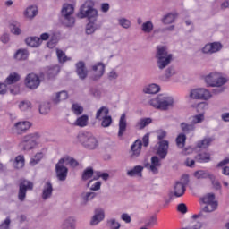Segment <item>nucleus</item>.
Instances as JSON below:
<instances>
[{"instance_id":"4","label":"nucleus","mask_w":229,"mask_h":229,"mask_svg":"<svg viewBox=\"0 0 229 229\" xmlns=\"http://www.w3.org/2000/svg\"><path fill=\"white\" fill-rule=\"evenodd\" d=\"M156 58L158 69L164 71L173 61V54L167 53V47L158 46L157 47Z\"/></svg>"},{"instance_id":"30","label":"nucleus","mask_w":229,"mask_h":229,"mask_svg":"<svg viewBox=\"0 0 229 229\" xmlns=\"http://www.w3.org/2000/svg\"><path fill=\"white\" fill-rule=\"evenodd\" d=\"M25 43L30 47H38L42 44V40L38 37H29L25 39Z\"/></svg>"},{"instance_id":"26","label":"nucleus","mask_w":229,"mask_h":229,"mask_svg":"<svg viewBox=\"0 0 229 229\" xmlns=\"http://www.w3.org/2000/svg\"><path fill=\"white\" fill-rule=\"evenodd\" d=\"M162 165V163H160V158L157 156H153L151 157V165L148 166L149 170L153 172L154 174H158V167Z\"/></svg>"},{"instance_id":"2","label":"nucleus","mask_w":229,"mask_h":229,"mask_svg":"<svg viewBox=\"0 0 229 229\" xmlns=\"http://www.w3.org/2000/svg\"><path fill=\"white\" fill-rule=\"evenodd\" d=\"M202 202L206 205L198 213L192 216V219H205V213L215 212L217 210L219 203L216 200V195L214 193H208L202 198Z\"/></svg>"},{"instance_id":"9","label":"nucleus","mask_w":229,"mask_h":229,"mask_svg":"<svg viewBox=\"0 0 229 229\" xmlns=\"http://www.w3.org/2000/svg\"><path fill=\"white\" fill-rule=\"evenodd\" d=\"M69 160V157H62L55 165V174L59 182H65L67 180V174H69V168L65 166V162Z\"/></svg>"},{"instance_id":"57","label":"nucleus","mask_w":229,"mask_h":229,"mask_svg":"<svg viewBox=\"0 0 229 229\" xmlns=\"http://www.w3.org/2000/svg\"><path fill=\"white\" fill-rule=\"evenodd\" d=\"M56 55L60 64H64V62H67V56L65 55V53L64 51L57 49Z\"/></svg>"},{"instance_id":"52","label":"nucleus","mask_w":229,"mask_h":229,"mask_svg":"<svg viewBox=\"0 0 229 229\" xmlns=\"http://www.w3.org/2000/svg\"><path fill=\"white\" fill-rule=\"evenodd\" d=\"M72 112H73L75 115H81V114H83V106L78 103H74L72 105Z\"/></svg>"},{"instance_id":"55","label":"nucleus","mask_w":229,"mask_h":229,"mask_svg":"<svg viewBox=\"0 0 229 229\" xmlns=\"http://www.w3.org/2000/svg\"><path fill=\"white\" fill-rule=\"evenodd\" d=\"M118 23L122 28H124V30H128L131 27V21L126 18H121L118 20Z\"/></svg>"},{"instance_id":"39","label":"nucleus","mask_w":229,"mask_h":229,"mask_svg":"<svg viewBox=\"0 0 229 229\" xmlns=\"http://www.w3.org/2000/svg\"><path fill=\"white\" fill-rule=\"evenodd\" d=\"M212 142H214L213 138L206 137L203 140L198 141L197 148L206 149V148H208V146H210V144H212Z\"/></svg>"},{"instance_id":"62","label":"nucleus","mask_w":229,"mask_h":229,"mask_svg":"<svg viewBox=\"0 0 229 229\" xmlns=\"http://www.w3.org/2000/svg\"><path fill=\"white\" fill-rule=\"evenodd\" d=\"M90 94L94 96V98H101V90L96 88L90 89Z\"/></svg>"},{"instance_id":"18","label":"nucleus","mask_w":229,"mask_h":229,"mask_svg":"<svg viewBox=\"0 0 229 229\" xmlns=\"http://www.w3.org/2000/svg\"><path fill=\"white\" fill-rule=\"evenodd\" d=\"M98 197V193L94 191H84L81 193V207H87L90 201Z\"/></svg>"},{"instance_id":"25","label":"nucleus","mask_w":229,"mask_h":229,"mask_svg":"<svg viewBox=\"0 0 229 229\" xmlns=\"http://www.w3.org/2000/svg\"><path fill=\"white\" fill-rule=\"evenodd\" d=\"M175 74H177L176 69L174 66H170L165 71V74L160 77V80L161 81H169Z\"/></svg>"},{"instance_id":"15","label":"nucleus","mask_w":229,"mask_h":229,"mask_svg":"<svg viewBox=\"0 0 229 229\" xmlns=\"http://www.w3.org/2000/svg\"><path fill=\"white\" fill-rule=\"evenodd\" d=\"M182 180H184V182H177L174 186V196L176 198H181L183 194H185V185L189 183V176L183 175Z\"/></svg>"},{"instance_id":"50","label":"nucleus","mask_w":229,"mask_h":229,"mask_svg":"<svg viewBox=\"0 0 229 229\" xmlns=\"http://www.w3.org/2000/svg\"><path fill=\"white\" fill-rule=\"evenodd\" d=\"M203 121H205V114H199L191 117V123L194 126H196V124H201Z\"/></svg>"},{"instance_id":"51","label":"nucleus","mask_w":229,"mask_h":229,"mask_svg":"<svg viewBox=\"0 0 229 229\" xmlns=\"http://www.w3.org/2000/svg\"><path fill=\"white\" fill-rule=\"evenodd\" d=\"M51 110V105L49 103H43L39 106V113L41 115H47V113Z\"/></svg>"},{"instance_id":"45","label":"nucleus","mask_w":229,"mask_h":229,"mask_svg":"<svg viewBox=\"0 0 229 229\" xmlns=\"http://www.w3.org/2000/svg\"><path fill=\"white\" fill-rule=\"evenodd\" d=\"M109 113H110V110H108V107L102 106L97 111L96 119H98V121H101V117L103 116L105 117L108 115Z\"/></svg>"},{"instance_id":"17","label":"nucleus","mask_w":229,"mask_h":229,"mask_svg":"<svg viewBox=\"0 0 229 229\" xmlns=\"http://www.w3.org/2000/svg\"><path fill=\"white\" fill-rule=\"evenodd\" d=\"M75 68L76 74L80 80H87V77L89 76V70H87V67L85 66V62L79 61L76 63Z\"/></svg>"},{"instance_id":"56","label":"nucleus","mask_w":229,"mask_h":229,"mask_svg":"<svg viewBox=\"0 0 229 229\" xmlns=\"http://www.w3.org/2000/svg\"><path fill=\"white\" fill-rule=\"evenodd\" d=\"M112 124V116H103L102 118V123H101V126L103 128H108V126H110Z\"/></svg>"},{"instance_id":"21","label":"nucleus","mask_w":229,"mask_h":229,"mask_svg":"<svg viewBox=\"0 0 229 229\" xmlns=\"http://www.w3.org/2000/svg\"><path fill=\"white\" fill-rule=\"evenodd\" d=\"M61 229H76V217L68 216L61 224Z\"/></svg>"},{"instance_id":"58","label":"nucleus","mask_w":229,"mask_h":229,"mask_svg":"<svg viewBox=\"0 0 229 229\" xmlns=\"http://www.w3.org/2000/svg\"><path fill=\"white\" fill-rule=\"evenodd\" d=\"M44 157V154L42 153H37L33 158L30 159V164L32 165H37L40 160H42V157Z\"/></svg>"},{"instance_id":"61","label":"nucleus","mask_w":229,"mask_h":229,"mask_svg":"<svg viewBox=\"0 0 229 229\" xmlns=\"http://www.w3.org/2000/svg\"><path fill=\"white\" fill-rule=\"evenodd\" d=\"M178 212H181V214H187V205L184 203H181L177 206Z\"/></svg>"},{"instance_id":"16","label":"nucleus","mask_w":229,"mask_h":229,"mask_svg":"<svg viewBox=\"0 0 229 229\" xmlns=\"http://www.w3.org/2000/svg\"><path fill=\"white\" fill-rule=\"evenodd\" d=\"M96 74L92 75L90 78L93 81H98V80H101L103 74H105V64L103 63H97L91 67Z\"/></svg>"},{"instance_id":"14","label":"nucleus","mask_w":229,"mask_h":229,"mask_svg":"<svg viewBox=\"0 0 229 229\" xmlns=\"http://www.w3.org/2000/svg\"><path fill=\"white\" fill-rule=\"evenodd\" d=\"M223 49V45L220 42H213L208 43L202 48V52L205 55H214V53H217Z\"/></svg>"},{"instance_id":"11","label":"nucleus","mask_w":229,"mask_h":229,"mask_svg":"<svg viewBox=\"0 0 229 229\" xmlns=\"http://www.w3.org/2000/svg\"><path fill=\"white\" fill-rule=\"evenodd\" d=\"M33 189V182L31 181L23 179L19 183L18 199L19 201H26V194L28 191Z\"/></svg>"},{"instance_id":"37","label":"nucleus","mask_w":229,"mask_h":229,"mask_svg":"<svg viewBox=\"0 0 229 229\" xmlns=\"http://www.w3.org/2000/svg\"><path fill=\"white\" fill-rule=\"evenodd\" d=\"M19 80H21V75H19L17 72H12L5 79V84L6 85H13V83H17V81H19Z\"/></svg>"},{"instance_id":"22","label":"nucleus","mask_w":229,"mask_h":229,"mask_svg":"<svg viewBox=\"0 0 229 229\" xmlns=\"http://www.w3.org/2000/svg\"><path fill=\"white\" fill-rule=\"evenodd\" d=\"M42 199H49L53 196V184L51 182H47L43 187Z\"/></svg>"},{"instance_id":"20","label":"nucleus","mask_w":229,"mask_h":229,"mask_svg":"<svg viewBox=\"0 0 229 229\" xmlns=\"http://www.w3.org/2000/svg\"><path fill=\"white\" fill-rule=\"evenodd\" d=\"M29 128H31V123L28 121L18 122L14 125V131L18 135H22V133L28 131Z\"/></svg>"},{"instance_id":"32","label":"nucleus","mask_w":229,"mask_h":229,"mask_svg":"<svg viewBox=\"0 0 229 229\" xmlns=\"http://www.w3.org/2000/svg\"><path fill=\"white\" fill-rule=\"evenodd\" d=\"M37 13H38V8H37L35 5L29 6L24 12V15L25 17H28V19H33L37 17Z\"/></svg>"},{"instance_id":"53","label":"nucleus","mask_w":229,"mask_h":229,"mask_svg":"<svg viewBox=\"0 0 229 229\" xmlns=\"http://www.w3.org/2000/svg\"><path fill=\"white\" fill-rule=\"evenodd\" d=\"M106 226L110 229H119L121 228V224L115 218H112L107 220Z\"/></svg>"},{"instance_id":"60","label":"nucleus","mask_w":229,"mask_h":229,"mask_svg":"<svg viewBox=\"0 0 229 229\" xmlns=\"http://www.w3.org/2000/svg\"><path fill=\"white\" fill-rule=\"evenodd\" d=\"M0 42H2L3 44H8L10 42V34L8 33H4L1 37H0Z\"/></svg>"},{"instance_id":"28","label":"nucleus","mask_w":229,"mask_h":229,"mask_svg":"<svg viewBox=\"0 0 229 229\" xmlns=\"http://www.w3.org/2000/svg\"><path fill=\"white\" fill-rule=\"evenodd\" d=\"M28 56H30V52L27 49H18L13 55L14 60L18 62L28 60Z\"/></svg>"},{"instance_id":"23","label":"nucleus","mask_w":229,"mask_h":229,"mask_svg":"<svg viewBox=\"0 0 229 229\" xmlns=\"http://www.w3.org/2000/svg\"><path fill=\"white\" fill-rule=\"evenodd\" d=\"M142 171H144V166L136 165L132 169L127 171V176H130V178H133L135 176L142 178Z\"/></svg>"},{"instance_id":"63","label":"nucleus","mask_w":229,"mask_h":229,"mask_svg":"<svg viewBox=\"0 0 229 229\" xmlns=\"http://www.w3.org/2000/svg\"><path fill=\"white\" fill-rule=\"evenodd\" d=\"M122 221H124L125 223H131V216L128 215V213H123L121 216Z\"/></svg>"},{"instance_id":"10","label":"nucleus","mask_w":229,"mask_h":229,"mask_svg":"<svg viewBox=\"0 0 229 229\" xmlns=\"http://www.w3.org/2000/svg\"><path fill=\"white\" fill-rule=\"evenodd\" d=\"M39 137L40 135H38V133L25 136L21 143L23 151H30V149H33L37 146V140Z\"/></svg>"},{"instance_id":"42","label":"nucleus","mask_w":229,"mask_h":229,"mask_svg":"<svg viewBox=\"0 0 229 229\" xmlns=\"http://www.w3.org/2000/svg\"><path fill=\"white\" fill-rule=\"evenodd\" d=\"M69 98L67 91H61L56 93L55 98H53L54 103H60V101H65Z\"/></svg>"},{"instance_id":"24","label":"nucleus","mask_w":229,"mask_h":229,"mask_svg":"<svg viewBox=\"0 0 229 229\" xmlns=\"http://www.w3.org/2000/svg\"><path fill=\"white\" fill-rule=\"evenodd\" d=\"M180 128L182 131V133H183L184 135H189V133H193V131H196V125H194L192 123H181Z\"/></svg>"},{"instance_id":"47","label":"nucleus","mask_w":229,"mask_h":229,"mask_svg":"<svg viewBox=\"0 0 229 229\" xmlns=\"http://www.w3.org/2000/svg\"><path fill=\"white\" fill-rule=\"evenodd\" d=\"M15 169H22L24 167V156H17L14 161Z\"/></svg>"},{"instance_id":"44","label":"nucleus","mask_w":229,"mask_h":229,"mask_svg":"<svg viewBox=\"0 0 229 229\" xmlns=\"http://www.w3.org/2000/svg\"><path fill=\"white\" fill-rule=\"evenodd\" d=\"M195 108H196L198 114L205 115L206 110L208 109V103L200 102V103L196 105Z\"/></svg>"},{"instance_id":"12","label":"nucleus","mask_w":229,"mask_h":229,"mask_svg":"<svg viewBox=\"0 0 229 229\" xmlns=\"http://www.w3.org/2000/svg\"><path fill=\"white\" fill-rule=\"evenodd\" d=\"M25 85L30 90H35L40 87V78L35 73H29L25 78Z\"/></svg>"},{"instance_id":"64","label":"nucleus","mask_w":229,"mask_h":229,"mask_svg":"<svg viewBox=\"0 0 229 229\" xmlns=\"http://www.w3.org/2000/svg\"><path fill=\"white\" fill-rule=\"evenodd\" d=\"M221 119L224 121V123H229V112L228 113H223L221 114Z\"/></svg>"},{"instance_id":"1","label":"nucleus","mask_w":229,"mask_h":229,"mask_svg":"<svg viewBox=\"0 0 229 229\" xmlns=\"http://www.w3.org/2000/svg\"><path fill=\"white\" fill-rule=\"evenodd\" d=\"M80 19H85L88 17L89 22L86 25L87 35H92L97 30H99V25L92 21H96L98 18V10L94 8V2L88 0L80 8V13H78Z\"/></svg>"},{"instance_id":"48","label":"nucleus","mask_w":229,"mask_h":229,"mask_svg":"<svg viewBox=\"0 0 229 229\" xmlns=\"http://www.w3.org/2000/svg\"><path fill=\"white\" fill-rule=\"evenodd\" d=\"M19 108L21 112H28V110L31 109V102L30 100L21 101L19 104Z\"/></svg>"},{"instance_id":"38","label":"nucleus","mask_w":229,"mask_h":229,"mask_svg":"<svg viewBox=\"0 0 229 229\" xmlns=\"http://www.w3.org/2000/svg\"><path fill=\"white\" fill-rule=\"evenodd\" d=\"M89 124V115H81V117L77 118L74 122L75 126H80V128H85Z\"/></svg>"},{"instance_id":"34","label":"nucleus","mask_w":229,"mask_h":229,"mask_svg":"<svg viewBox=\"0 0 229 229\" xmlns=\"http://www.w3.org/2000/svg\"><path fill=\"white\" fill-rule=\"evenodd\" d=\"M153 123V120L151 118H142L136 123V129L137 130H144L146 126H149Z\"/></svg>"},{"instance_id":"19","label":"nucleus","mask_w":229,"mask_h":229,"mask_svg":"<svg viewBox=\"0 0 229 229\" xmlns=\"http://www.w3.org/2000/svg\"><path fill=\"white\" fill-rule=\"evenodd\" d=\"M169 151V141L167 140H160L159 147L157 148V155L164 160L167 157V153Z\"/></svg>"},{"instance_id":"5","label":"nucleus","mask_w":229,"mask_h":229,"mask_svg":"<svg viewBox=\"0 0 229 229\" xmlns=\"http://www.w3.org/2000/svg\"><path fill=\"white\" fill-rule=\"evenodd\" d=\"M142 143L145 148L149 146V133L145 134L142 140H136L135 142L131 146L130 157L132 160L140 157V151H142Z\"/></svg>"},{"instance_id":"35","label":"nucleus","mask_w":229,"mask_h":229,"mask_svg":"<svg viewBox=\"0 0 229 229\" xmlns=\"http://www.w3.org/2000/svg\"><path fill=\"white\" fill-rule=\"evenodd\" d=\"M195 160L197 162H199L200 164L202 163H207V162H210V153L208 152H201L199 153L196 157H195Z\"/></svg>"},{"instance_id":"27","label":"nucleus","mask_w":229,"mask_h":229,"mask_svg":"<svg viewBox=\"0 0 229 229\" xmlns=\"http://www.w3.org/2000/svg\"><path fill=\"white\" fill-rule=\"evenodd\" d=\"M194 176L197 180H205L207 178L209 180L214 179V174H210V172L207 170H198L194 173Z\"/></svg>"},{"instance_id":"33","label":"nucleus","mask_w":229,"mask_h":229,"mask_svg":"<svg viewBox=\"0 0 229 229\" xmlns=\"http://www.w3.org/2000/svg\"><path fill=\"white\" fill-rule=\"evenodd\" d=\"M58 72H60L59 65H54V66L47 67V71H46V74L49 79L55 78V76H57Z\"/></svg>"},{"instance_id":"49","label":"nucleus","mask_w":229,"mask_h":229,"mask_svg":"<svg viewBox=\"0 0 229 229\" xmlns=\"http://www.w3.org/2000/svg\"><path fill=\"white\" fill-rule=\"evenodd\" d=\"M210 98H212V93H210L207 89L200 88V100L208 101Z\"/></svg>"},{"instance_id":"54","label":"nucleus","mask_w":229,"mask_h":229,"mask_svg":"<svg viewBox=\"0 0 229 229\" xmlns=\"http://www.w3.org/2000/svg\"><path fill=\"white\" fill-rule=\"evenodd\" d=\"M191 99H201V88L191 89L190 92Z\"/></svg>"},{"instance_id":"3","label":"nucleus","mask_w":229,"mask_h":229,"mask_svg":"<svg viewBox=\"0 0 229 229\" xmlns=\"http://www.w3.org/2000/svg\"><path fill=\"white\" fill-rule=\"evenodd\" d=\"M149 105L157 110H169L174 106V99L165 94H159L157 98L149 100Z\"/></svg>"},{"instance_id":"36","label":"nucleus","mask_w":229,"mask_h":229,"mask_svg":"<svg viewBox=\"0 0 229 229\" xmlns=\"http://www.w3.org/2000/svg\"><path fill=\"white\" fill-rule=\"evenodd\" d=\"M10 31L13 35H21L22 30H21V23L18 21H11Z\"/></svg>"},{"instance_id":"41","label":"nucleus","mask_w":229,"mask_h":229,"mask_svg":"<svg viewBox=\"0 0 229 229\" xmlns=\"http://www.w3.org/2000/svg\"><path fill=\"white\" fill-rule=\"evenodd\" d=\"M154 28L155 26L153 25V21H148L142 23L141 31H143V33H151Z\"/></svg>"},{"instance_id":"7","label":"nucleus","mask_w":229,"mask_h":229,"mask_svg":"<svg viewBox=\"0 0 229 229\" xmlns=\"http://www.w3.org/2000/svg\"><path fill=\"white\" fill-rule=\"evenodd\" d=\"M72 13H74V6H72V4H64L61 11V15L63 23L68 28L74 26V22H76V20L72 17Z\"/></svg>"},{"instance_id":"46","label":"nucleus","mask_w":229,"mask_h":229,"mask_svg":"<svg viewBox=\"0 0 229 229\" xmlns=\"http://www.w3.org/2000/svg\"><path fill=\"white\" fill-rule=\"evenodd\" d=\"M92 176H94V169L88 167L83 171L81 178L84 182H87V180H89Z\"/></svg>"},{"instance_id":"8","label":"nucleus","mask_w":229,"mask_h":229,"mask_svg":"<svg viewBox=\"0 0 229 229\" xmlns=\"http://www.w3.org/2000/svg\"><path fill=\"white\" fill-rule=\"evenodd\" d=\"M228 80L219 72H213L205 77V82L208 87H223Z\"/></svg>"},{"instance_id":"43","label":"nucleus","mask_w":229,"mask_h":229,"mask_svg":"<svg viewBox=\"0 0 229 229\" xmlns=\"http://www.w3.org/2000/svg\"><path fill=\"white\" fill-rule=\"evenodd\" d=\"M175 19H176V14L173 13H169L166 15H165L161 21L163 24H173Z\"/></svg>"},{"instance_id":"40","label":"nucleus","mask_w":229,"mask_h":229,"mask_svg":"<svg viewBox=\"0 0 229 229\" xmlns=\"http://www.w3.org/2000/svg\"><path fill=\"white\" fill-rule=\"evenodd\" d=\"M187 140V135H185L184 133L181 132L176 140L175 142L177 144V146L182 149L183 148H185V142Z\"/></svg>"},{"instance_id":"29","label":"nucleus","mask_w":229,"mask_h":229,"mask_svg":"<svg viewBox=\"0 0 229 229\" xmlns=\"http://www.w3.org/2000/svg\"><path fill=\"white\" fill-rule=\"evenodd\" d=\"M126 114H123L119 120V131H118V137L121 138L124 135L126 131Z\"/></svg>"},{"instance_id":"6","label":"nucleus","mask_w":229,"mask_h":229,"mask_svg":"<svg viewBox=\"0 0 229 229\" xmlns=\"http://www.w3.org/2000/svg\"><path fill=\"white\" fill-rule=\"evenodd\" d=\"M78 140L86 149H96L99 146L98 139L90 132H82L78 135Z\"/></svg>"},{"instance_id":"13","label":"nucleus","mask_w":229,"mask_h":229,"mask_svg":"<svg viewBox=\"0 0 229 229\" xmlns=\"http://www.w3.org/2000/svg\"><path fill=\"white\" fill-rule=\"evenodd\" d=\"M105 221V209L102 208H98L94 210V215L89 220V225L91 226H98L99 223Z\"/></svg>"},{"instance_id":"59","label":"nucleus","mask_w":229,"mask_h":229,"mask_svg":"<svg viewBox=\"0 0 229 229\" xmlns=\"http://www.w3.org/2000/svg\"><path fill=\"white\" fill-rule=\"evenodd\" d=\"M12 224V220L10 216H7L6 219L1 223L0 229H10V225Z\"/></svg>"},{"instance_id":"31","label":"nucleus","mask_w":229,"mask_h":229,"mask_svg":"<svg viewBox=\"0 0 229 229\" xmlns=\"http://www.w3.org/2000/svg\"><path fill=\"white\" fill-rule=\"evenodd\" d=\"M144 94H158L160 86L158 84H150L143 88Z\"/></svg>"}]
</instances>
